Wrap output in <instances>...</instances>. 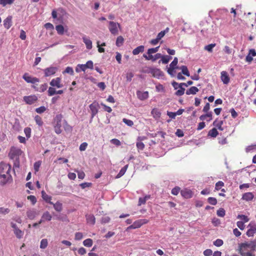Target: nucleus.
<instances>
[{
  "label": "nucleus",
  "instance_id": "nucleus-1",
  "mask_svg": "<svg viewBox=\"0 0 256 256\" xmlns=\"http://www.w3.org/2000/svg\"><path fill=\"white\" fill-rule=\"evenodd\" d=\"M239 248L242 256H255L252 252L256 251V240L241 243Z\"/></svg>",
  "mask_w": 256,
  "mask_h": 256
},
{
  "label": "nucleus",
  "instance_id": "nucleus-2",
  "mask_svg": "<svg viewBox=\"0 0 256 256\" xmlns=\"http://www.w3.org/2000/svg\"><path fill=\"white\" fill-rule=\"evenodd\" d=\"M145 72L150 74L152 76L158 79L162 78L164 76V73L159 68L148 67L144 70Z\"/></svg>",
  "mask_w": 256,
  "mask_h": 256
},
{
  "label": "nucleus",
  "instance_id": "nucleus-3",
  "mask_svg": "<svg viewBox=\"0 0 256 256\" xmlns=\"http://www.w3.org/2000/svg\"><path fill=\"white\" fill-rule=\"evenodd\" d=\"M11 170V166L6 163L1 162L0 163V174H6L8 175V178H12L10 172Z\"/></svg>",
  "mask_w": 256,
  "mask_h": 256
},
{
  "label": "nucleus",
  "instance_id": "nucleus-4",
  "mask_svg": "<svg viewBox=\"0 0 256 256\" xmlns=\"http://www.w3.org/2000/svg\"><path fill=\"white\" fill-rule=\"evenodd\" d=\"M22 153V151L20 149L12 147L10 150V153L8 154V156L11 159H18V157L20 155H21Z\"/></svg>",
  "mask_w": 256,
  "mask_h": 256
},
{
  "label": "nucleus",
  "instance_id": "nucleus-5",
  "mask_svg": "<svg viewBox=\"0 0 256 256\" xmlns=\"http://www.w3.org/2000/svg\"><path fill=\"white\" fill-rule=\"evenodd\" d=\"M148 220L146 219H140L136 220L132 224L129 226V229H135L140 228L144 224H147Z\"/></svg>",
  "mask_w": 256,
  "mask_h": 256
},
{
  "label": "nucleus",
  "instance_id": "nucleus-6",
  "mask_svg": "<svg viewBox=\"0 0 256 256\" xmlns=\"http://www.w3.org/2000/svg\"><path fill=\"white\" fill-rule=\"evenodd\" d=\"M89 107H90V110L91 111L90 122H92L94 117L98 112L99 104L98 102H94L93 103H92V104H90V105Z\"/></svg>",
  "mask_w": 256,
  "mask_h": 256
},
{
  "label": "nucleus",
  "instance_id": "nucleus-7",
  "mask_svg": "<svg viewBox=\"0 0 256 256\" xmlns=\"http://www.w3.org/2000/svg\"><path fill=\"white\" fill-rule=\"evenodd\" d=\"M109 30L112 34L116 35L118 34V28L120 27V24L114 22H109Z\"/></svg>",
  "mask_w": 256,
  "mask_h": 256
},
{
  "label": "nucleus",
  "instance_id": "nucleus-8",
  "mask_svg": "<svg viewBox=\"0 0 256 256\" xmlns=\"http://www.w3.org/2000/svg\"><path fill=\"white\" fill-rule=\"evenodd\" d=\"M23 99L24 101L26 104H32L38 100V98L35 95H30L28 96H24Z\"/></svg>",
  "mask_w": 256,
  "mask_h": 256
},
{
  "label": "nucleus",
  "instance_id": "nucleus-9",
  "mask_svg": "<svg viewBox=\"0 0 256 256\" xmlns=\"http://www.w3.org/2000/svg\"><path fill=\"white\" fill-rule=\"evenodd\" d=\"M58 68L56 67L50 66L44 70L45 76H50L54 75L57 71Z\"/></svg>",
  "mask_w": 256,
  "mask_h": 256
},
{
  "label": "nucleus",
  "instance_id": "nucleus-10",
  "mask_svg": "<svg viewBox=\"0 0 256 256\" xmlns=\"http://www.w3.org/2000/svg\"><path fill=\"white\" fill-rule=\"evenodd\" d=\"M61 78H56L52 79L50 82V85L52 87H56L57 88H62L63 87V84L61 83Z\"/></svg>",
  "mask_w": 256,
  "mask_h": 256
},
{
  "label": "nucleus",
  "instance_id": "nucleus-11",
  "mask_svg": "<svg viewBox=\"0 0 256 256\" xmlns=\"http://www.w3.org/2000/svg\"><path fill=\"white\" fill-rule=\"evenodd\" d=\"M220 78L224 84H228L230 82V78L228 72L226 71H222L220 73Z\"/></svg>",
  "mask_w": 256,
  "mask_h": 256
},
{
  "label": "nucleus",
  "instance_id": "nucleus-12",
  "mask_svg": "<svg viewBox=\"0 0 256 256\" xmlns=\"http://www.w3.org/2000/svg\"><path fill=\"white\" fill-rule=\"evenodd\" d=\"M136 95H137L138 98L140 100H144L148 98V92L147 91L141 92V91L138 90L136 92Z\"/></svg>",
  "mask_w": 256,
  "mask_h": 256
},
{
  "label": "nucleus",
  "instance_id": "nucleus-13",
  "mask_svg": "<svg viewBox=\"0 0 256 256\" xmlns=\"http://www.w3.org/2000/svg\"><path fill=\"white\" fill-rule=\"evenodd\" d=\"M151 198V196L150 194L145 195L144 196L140 197L138 202V206H140L142 204H144L146 202Z\"/></svg>",
  "mask_w": 256,
  "mask_h": 256
},
{
  "label": "nucleus",
  "instance_id": "nucleus-14",
  "mask_svg": "<svg viewBox=\"0 0 256 256\" xmlns=\"http://www.w3.org/2000/svg\"><path fill=\"white\" fill-rule=\"evenodd\" d=\"M248 226L250 228L246 232V235L249 237L252 236L256 232V226L254 225L252 226L251 224H250Z\"/></svg>",
  "mask_w": 256,
  "mask_h": 256
},
{
  "label": "nucleus",
  "instance_id": "nucleus-15",
  "mask_svg": "<svg viewBox=\"0 0 256 256\" xmlns=\"http://www.w3.org/2000/svg\"><path fill=\"white\" fill-rule=\"evenodd\" d=\"M183 86H184L186 87L188 86V85H186V83L182 82V83L178 85L180 90H178L176 92V96H181L184 94L185 89H184V88H182Z\"/></svg>",
  "mask_w": 256,
  "mask_h": 256
},
{
  "label": "nucleus",
  "instance_id": "nucleus-16",
  "mask_svg": "<svg viewBox=\"0 0 256 256\" xmlns=\"http://www.w3.org/2000/svg\"><path fill=\"white\" fill-rule=\"evenodd\" d=\"M181 194L186 198H190L192 195V191L186 188L181 190Z\"/></svg>",
  "mask_w": 256,
  "mask_h": 256
},
{
  "label": "nucleus",
  "instance_id": "nucleus-17",
  "mask_svg": "<svg viewBox=\"0 0 256 256\" xmlns=\"http://www.w3.org/2000/svg\"><path fill=\"white\" fill-rule=\"evenodd\" d=\"M82 40L86 44L87 49L90 50L92 48V42L89 38L84 36L82 38Z\"/></svg>",
  "mask_w": 256,
  "mask_h": 256
},
{
  "label": "nucleus",
  "instance_id": "nucleus-18",
  "mask_svg": "<svg viewBox=\"0 0 256 256\" xmlns=\"http://www.w3.org/2000/svg\"><path fill=\"white\" fill-rule=\"evenodd\" d=\"M86 222L88 224L94 225L96 222L95 217L93 214L86 215Z\"/></svg>",
  "mask_w": 256,
  "mask_h": 256
},
{
  "label": "nucleus",
  "instance_id": "nucleus-19",
  "mask_svg": "<svg viewBox=\"0 0 256 256\" xmlns=\"http://www.w3.org/2000/svg\"><path fill=\"white\" fill-rule=\"evenodd\" d=\"M27 217L30 220H33L37 215L36 212L35 210H29L26 212Z\"/></svg>",
  "mask_w": 256,
  "mask_h": 256
},
{
  "label": "nucleus",
  "instance_id": "nucleus-20",
  "mask_svg": "<svg viewBox=\"0 0 256 256\" xmlns=\"http://www.w3.org/2000/svg\"><path fill=\"white\" fill-rule=\"evenodd\" d=\"M254 197L252 192H246L242 195V199L246 201H250L253 199Z\"/></svg>",
  "mask_w": 256,
  "mask_h": 256
},
{
  "label": "nucleus",
  "instance_id": "nucleus-21",
  "mask_svg": "<svg viewBox=\"0 0 256 256\" xmlns=\"http://www.w3.org/2000/svg\"><path fill=\"white\" fill-rule=\"evenodd\" d=\"M61 116H57L56 118L58 119L59 122H58L56 126H55V132L56 134H59L61 132L62 130H60L61 124L60 123L61 120Z\"/></svg>",
  "mask_w": 256,
  "mask_h": 256
},
{
  "label": "nucleus",
  "instance_id": "nucleus-22",
  "mask_svg": "<svg viewBox=\"0 0 256 256\" xmlns=\"http://www.w3.org/2000/svg\"><path fill=\"white\" fill-rule=\"evenodd\" d=\"M4 26L8 29L12 26V17L8 16L7 17L4 21Z\"/></svg>",
  "mask_w": 256,
  "mask_h": 256
},
{
  "label": "nucleus",
  "instance_id": "nucleus-23",
  "mask_svg": "<svg viewBox=\"0 0 256 256\" xmlns=\"http://www.w3.org/2000/svg\"><path fill=\"white\" fill-rule=\"evenodd\" d=\"M198 89L196 86H192L189 89L186 90V94L187 95L195 94L198 92Z\"/></svg>",
  "mask_w": 256,
  "mask_h": 256
},
{
  "label": "nucleus",
  "instance_id": "nucleus-24",
  "mask_svg": "<svg viewBox=\"0 0 256 256\" xmlns=\"http://www.w3.org/2000/svg\"><path fill=\"white\" fill-rule=\"evenodd\" d=\"M172 58V57L169 56H164L162 55V57H161V60L159 61L158 63L160 64V62L163 64H168L169 61Z\"/></svg>",
  "mask_w": 256,
  "mask_h": 256
},
{
  "label": "nucleus",
  "instance_id": "nucleus-25",
  "mask_svg": "<svg viewBox=\"0 0 256 256\" xmlns=\"http://www.w3.org/2000/svg\"><path fill=\"white\" fill-rule=\"evenodd\" d=\"M144 50V46H140L134 48L132 51L134 55H137L140 52H142Z\"/></svg>",
  "mask_w": 256,
  "mask_h": 256
},
{
  "label": "nucleus",
  "instance_id": "nucleus-26",
  "mask_svg": "<svg viewBox=\"0 0 256 256\" xmlns=\"http://www.w3.org/2000/svg\"><path fill=\"white\" fill-rule=\"evenodd\" d=\"M42 198L46 202L50 204H53V202L50 201L52 197L48 195L44 191L42 192Z\"/></svg>",
  "mask_w": 256,
  "mask_h": 256
},
{
  "label": "nucleus",
  "instance_id": "nucleus-27",
  "mask_svg": "<svg viewBox=\"0 0 256 256\" xmlns=\"http://www.w3.org/2000/svg\"><path fill=\"white\" fill-rule=\"evenodd\" d=\"M8 175L5 174H0V178H3L4 180L1 182L2 185H4L8 182L10 178H8Z\"/></svg>",
  "mask_w": 256,
  "mask_h": 256
},
{
  "label": "nucleus",
  "instance_id": "nucleus-28",
  "mask_svg": "<svg viewBox=\"0 0 256 256\" xmlns=\"http://www.w3.org/2000/svg\"><path fill=\"white\" fill-rule=\"evenodd\" d=\"M54 206V210L58 212L62 210V204L59 202H57L56 203L52 204Z\"/></svg>",
  "mask_w": 256,
  "mask_h": 256
},
{
  "label": "nucleus",
  "instance_id": "nucleus-29",
  "mask_svg": "<svg viewBox=\"0 0 256 256\" xmlns=\"http://www.w3.org/2000/svg\"><path fill=\"white\" fill-rule=\"evenodd\" d=\"M222 124H223L222 120L218 121L217 120H215L213 122L214 126H216L219 130H224L222 126Z\"/></svg>",
  "mask_w": 256,
  "mask_h": 256
},
{
  "label": "nucleus",
  "instance_id": "nucleus-30",
  "mask_svg": "<svg viewBox=\"0 0 256 256\" xmlns=\"http://www.w3.org/2000/svg\"><path fill=\"white\" fill-rule=\"evenodd\" d=\"M128 167V164H126L124 166L120 171L119 173L116 176V178H118L122 176L126 172L127 168Z\"/></svg>",
  "mask_w": 256,
  "mask_h": 256
},
{
  "label": "nucleus",
  "instance_id": "nucleus-31",
  "mask_svg": "<svg viewBox=\"0 0 256 256\" xmlns=\"http://www.w3.org/2000/svg\"><path fill=\"white\" fill-rule=\"evenodd\" d=\"M42 219H44V220L50 221L52 220V216L50 214V212L48 211L45 212L42 215Z\"/></svg>",
  "mask_w": 256,
  "mask_h": 256
},
{
  "label": "nucleus",
  "instance_id": "nucleus-32",
  "mask_svg": "<svg viewBox=\"0 0 256 256\" xmlns=\"http://www.w3.org/2000/svg\"><path fill=\"white\" fill-rule=\"evenodd\" d=\"M86 69L84 64H78L76 68V72H80L81 71L85 72Z\"/></svg>",
  "mask_w": 256,
  "mask_h": 256
},
{
  "label": "nucleus",
  "instance_id": "nucleus-33",
  "mask_svg": "<svg viewBox=\"0 0 256 256\" xmlns=\"http://www.w3.org/2000/svg\"><path fill=\"white\" fill-rule=\"evenodd\" d=\"M180 69L182 70V74L186 75L187 76H189L190 72L188 70L187 67L185 66H182L180 68Z\"/></svg>",
  "mask_w": 256,
  "mask_h": 256
},
{
  "label": "nucleus",
  "instance_id": "nucleus-34",
  "mask_svg": "<svg viewBox=\"0 0 256 256\" xmlns=\"http://www.w3.org/2000/svg\"><path fill=\"white\" fill-rule=\"evenodd\" d=\"M56 30L58 34H59L62 35L64 33V28L61 24L56 26Z\"/></svg>",
  "mask_w": 256,
  "mask_h": 256
},
{
  "label": "nucleus",
  "instance_id": "nucleus-35",
  "mask_svg": "<svg viewBox=\"0 0 256 256\" xmlns=\"http://www.w3.org/2000/svg\"><path fill=\"white\" fill-rule=\"evenodd\" d=\"M15 0H0V4L5 6L7 4H12Z\"/></svg>",
  "mask_w": 256,
  "mask_h": 256
},
{
  "label": "nucleus",
  "instance_id": "nucleus-36",
  "mask_svg": "<svg viewBox=\"0 0 256 256\" xmlns=\"http://www.w3.org/2000/svg\"><path fill=\"white\" fill-rule=\"evenodd\" d=\"M256 150V144L248 146L246 148V152H252Z\"/></svg>",
  "mask_w": 256,
  "mask_h": 256
},
{
  "label": "nucleus",
  "instance_id": "nucleus-37",
  "mask_svg": "<svg viewBox=\"0 0 256 256\" xmlns=\"http://www.w3.org/2000/svg\"><path fill=\"white\" fill-rule=\"evenodd\" d=\"M14 234H15L16 236L18 238H21L24 234V232L20 230L19 228L16 229V230H14Z\"/></svg>",
  "mask_w": 256,
  "mask_h": 256
},
{
  "label": "nucleus",
  "instance_id": "nucleus-38",
  "mask_svg": "<svg viewBox=\"0 0 256 256\" xmlns=\"http://www.w3.org/2000/svg\"><path fill=\"white\" fill-rule=\"evenodd\" d=\"M85 246L90 247L92 245V240L90 238H87L83 242Z\"/></svg>",
  "mask_w": 256,
  "mask_h": 256
},
{
  "label": "nucleus",
  "instance_id": "nucleus-39",
  "mask_svg": "<svg viewBox=\"0 0 256 256\" xmlns=\"http://www.w3.org/2000/svg\"><path fill=\"white\" fill-rule=\"evenodd\" d=\"M218 134V132L216 128H213L208 132V135L213 138L216 137Z\"/></svg>",
  "mask_w": 256,
  "mask_h": 256
},
{
  "label": "nucleus",
  "instance_id": "nucleus-40",
  "mask_svg": "<svg viewBox=\"0 0 256 256\" xmlns=\"http://www.w3.org/2000/svg\"><path fill=\"white\" fill-rule=\"evenodd\" d=\"M48 242L47 239L44 238L42 240L40 244V248L42 249L46 248V246H48Z\"/></svg>",
  "mask_w": 256,
  "mask_h": 256
},
{
  "label": "nucleus",
  "instance_id": "nucleus-41",
  "mask_svg": "<svg viewBox=\"0 0 256 256\" xmlns=\"http://www.w3.org/2000/svg\"><path fill=\"white\" fill-rule=\"evenodd\" d=\"M34 120L36 124L39 126H42L43 124V122L40 116L37 115L34 117Z\"/></svg>",
  "mask_w": 256,
  "mask_h": 256
},
{
  "label": "nucleus",
  "instance_id": "nucleus-42",
  "mask_svg": "<svg viewBox=\"0 0 256 256\" xmlns=\"http://www.w3.org/2000/svg\"><path fill=\"white\" fill-rule=\"evenodd\" d=\"M178 62V59L177 58H174L173 61L170 64V66L172 68H178V67L176 66Z\"/></svg>",
  "mask_w": 256,
  "mask_h": 256
},
{
  "label": "nucleus",
  "instance_id": "nucleus-43",
  "mask_svg": "<svg viewBox=\"0 0 256 256\" xmlns=\"http://www.w3.org/2000/svg\"><path fill=\"white\" fill-rule=\"evenodd\" d=\"M216 46L215 44H211L206 46L204 49L208 52H212L213 48Z\"/></svg>",
  "mask_w": 256,
  "mask_h": 256
},
{
  "label": "nucleus",
  "instance_id": "nucleus-44",
  "mask_svg": "<svg viewBox=\"0 0 256 256\" xmlns=\"http://www.w3.org/2000/svg\"><path fill=\"white\" fill-rule=\"evenodd\" d=\"M63 74L67 73L68 74L72 76H73L74 74V72L72 67L68 66L66 68L65 70L63 72Z\"/></svg>",
  "mask_w": 256,
  "mask_h": 256
},
{
  "label": "nucleus",
  "instance_id": "nucleus-45",
  "mask_svg": "<svg viewBox=\"0 0 256 256\" xmlns=\"http://www.w3.org/2000/svg\"><path fill=\"white\" fill-rule=\"evenodd\" d=\"M124 42V38L122 36H119L117 38L116 40V45L118 46H122Z\"/></svg>",
  "mask_w": 256,
  "mask_h": 256
},
{
  "label": "nucleus",
  "instance_id": "nucleus-46",
  "mask_svg": "<svg viewBox=\"0 0 256 256\" xmlns=\"http://www.w3.org/2000/svg\"><path fill=\"white\" fill-rule=\"evenodd\" d=\"M237 218L240 219L244 222H246L249 220V218L248 216L243 214H238L237 216Z\"/></svg>",
  "mask_w": 256,
  "mask_h": 256
},
{
  "label": "nucleus",
  "instance_id": "nucleus-47",
  "mask_svg": "<svg viewBox=\"0 0 256 256\" xmlns=\"http://www.w3.org/2000/svg\"><path fill=\"white\" fill-rule=\"evenodd\" d=\"M208 202L212 205L215 206L217 204V200L216 198L213 197H210L208 198Z\"/></svg>",
  "mask_w": 256,
  "mask_h": 256
},
{
  "label": "nucleus",
  "instance_id": "nucleus-48",
  "mask_svg": "<svg viewBox=\"0 0 256 256\" xmlns=\"http://www.w3.org/2000/svg\"><path fill=\"white\" fill-rule=\"evenodd\" d=\"M216 214L218 216L224 217L226 214L225 210L222 208H220L217 210Z\"/></svg>",
  "mask_w": 256,
  "mask_h": 256
},
{
  "label": "nucleus",
  "instance_id": "nucleus-49",
  "mask_svg": "<svg viewBox=\"0 0 256 256\" xmlns=\"http://www.w3.org/2000/svg\"><path fill=\"white\" fill-rule=\"evenodd\" d=\"M32 78V76H29L27 73H25L22 76V78L28 83L30 82Z\"/></svg>",
  "mask_w": 256,
  "mask_h": 256
},
{
  "label": "nucleus",
  "instance_id": "nucleus-50",
  "mask_svg": "<svg viewBox=\"0 0 256 256\" xmlns=\"http://www.w3.org/2000/svg\"><path fill=\"white\" fill-rule=\"evenodd\" d=\"M160 46L156 47L154 48H150L148 50L147 54H154L158 52Z\"/></svg>",
  "mask_w": 256,
  "mask_h": 256
},
{
  "label": "nucleus",
  "instance_id": "nucleus-51",
  "mask_svg": "<svg viewBox=\"0 0 256 256\" xmlns=\"http://www.w3.org/2000/svg\"><path fill=\"white\" fill-rule=\"evenodd\" d=\"M24 132L28 138H30L31 136V129L30 128H26L24 129Z\"/></svg>",
  "mask_w": 256,
  "mask_h": 256
},
{
  "label": "nucleus",
  "instance_id": "nucleus-52",
  "mask_svg": "<svg viewBox=\"0 0 256 256\" xmlns=\"http://www.w3.org/2000/svg\"><path fill=\"white\" fill-rule=\"evenodd\" d=\"M86 68L93 69L94 64L92 60H88L86 62V64H84Z\"/></svg>",
  "mask_w": 256,
  "mask_h": 256
},
{
  "label": "nucleus",
  "instance_id": "nucleus-53",
  "mask_svg": "<svg viewBox=\"0 0 256 256\" xmlns=\"http://www.w3.org/2000/svg\"><path fill=\"white\" fill-rule=\"evenodd\" d=\"M10 210L8 208H4L3 207L0 208V214H6L10 212Z\"/></svg>",
  "mask_w": 256,
  "mask_h": 256
},
{
  "label": "nucleus",
  "instance_id": "nucleus-54",
  "mask_svg": "<svg viewBox=\"0 0 256 256\" xmlns=\"http://www.w3.org/2000/svg\"><path fill=\"white\" fill-rule=\"evenodd\" d=\"M223 244V240L220 239H217L214 242V244L216 246H220Z\"/></svg>",
  "mask_w": 256,
  "mask_h": 256
},
{
  "label": "nucleus",
  "instance_id": "nucleus-55",
  "mask_svg": "<svg viewBox=\"0 0 256 256\" xmlns=\"http://www.w3.org/2000/svg\"><path fill=\"white\" fill-rule=\"evenodd\" d=\"M46 110V108L44 106H40L36 109V112L38 114H42Z\"/></svg>",
  "mask_w": 256,
  "mask_h": 256
},
{
  "label": "nucleus",
  "instance_id": "nucleus-56",
  "mask_svg": "<svg viewBox=\"0 0 256 256\" xmlns=\"http://www.w3.org/2000/svg\"><path fill=\"white\" fill-rule=\"evenodd\" d=\"M223 186H224V183L222 181H218L216 184L215 189L217 190H219Z\"/></svg>",
  "mask_w": 256,
  "mask_h": 256
},
{
  "label": "nucleus",
  "instance_id": "nucleus-57",
  "mask_svg": "<svg viewBox=\"0 0 256 256\" xmlns=\"http://www.w3.org/2000/svg\"><path fill=\"white\" fill-rule=\"evenodd\" d=\"M56 94V90L53 87H50L48 90V94L49 96H52Z\"/></svg>",
  "mask_w": 256,
  "mask_h": 256
},
{
  "label": "nucleus",
  "instance_id": "nucleus-58",
  "mask_svg": "<svg viewBox=\"0 0 256 256\" xmlns=\"http://www.w3.org/2000/svg\"><path fill=\"white\" fill-rule=\"evenodd\" d=\"M92 185V184L91 182H84L80 184V188L82 189H84L86 188H88L91 186Z\"/></svg>",
  "mask_w": 256,
  "mask_h": 256
},
{
  "label": "nucleus",
  "instance_id": "nucleus-59",
  "mask_svg": "<svg viewBox=\"0 0 256 256\" xmlns=\"http://www.w3.org/2000/svg\"><path fill=\"white\" fill-rule=\"evenodd\" d=\"M244 222H243L242 221H238L237 222H236V225L238 226V227L241 230H244V228H245V226H244Z\"/></svg>",
  "mask_w": 256,
  "mask_h": 256
},
{
  "label": "nucleus",
  "instance_id": "nucleus-60",
  "mask_svg": "<svg viewBox=\"0 0 256 256\" xmlns=\"http://www.w3.org/2000/svg\"><path fill=\"white\" fill-rule=\"evenodd\" d=\"M184 22V20L182 19V18H178L174 24V26H176V28H178L181 24Z\"/></svg>",
  "mask_w": 256,
  "mask_h": 256
},
{
  "label": "nucleus",
  "instance_id": "nucleus-61",
  "mask_svg": "<svg viewBox=\"0 0 256 256\" xmlns=\"http://www.w3.org/2000/svg\"><path fill=\"white\" fill-rule=\"evenodd\" d=\"M180 191V188L178 186H176L172 189V194L173 195L176 196Z\"/></svg>",
  "mask_w": 256,
  "mask_h": 256
},
{
  "label": "nucleus",
  "instance_id": "nucleus-62",
  "mask_svg": "<svg viewBox=\"0 0 256 256\" xmlns=\"http://www.w3.org/2000/svg\"><path fill=\"white\" fill-rule=\"evenodd\" d=\"M110 221V218L108 216H103L101 220V222L102 224H106Z\"/></svg>",
  "mask_w": 256,
  "mask_h": 256
},
{
  "label": "nucleus",
  "instance_id": "nucleus-63",
  "mask_svg": "<svg viewBox=\"0 0 256 256\" xmlns=\"http://www.w3.org/2000/svg\"><path fill=\"white\" fill-rule=\"evenodd\" d=\"M156 91L158 92H164V87L161 84H158L156 86Z\"/></svg>",
  "mask_w": 256,
  "mask_h": 256
},
{
  "label": "nucleus",
  "instance_id": "nucleus-64",
  "mask_svg": "<svg viewBox=\"0 0 256 256\" xmlns=\"http://www.w3.org/2000/svg\"><path fill=\"white\" fill-rule=\"evenodd\" d=\"M28 199L30 200L33 204L36 202V199L34 196H28Z\"/></svg>",
  "mask_w": 256,
  "mask_h": 256
}]
</instances>
